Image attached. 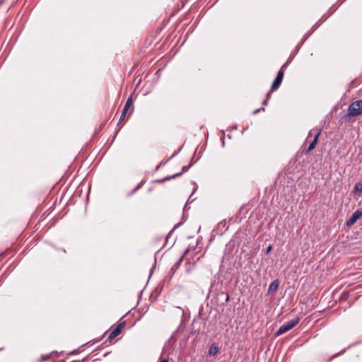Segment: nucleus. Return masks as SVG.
Wrapping results in <instances>:
<instances>
[{"label": "nucleus", "mask_w": 362, "mask_h": 362, "mask_svg": "<svg viewBox=\"0 0 362 362\" xmlns=\"http://www.w3.org/2000/svg\"><path fill=\"white\" fill-rule=\"evenodd\" d=\"M362 115V99L353 102L348 107L344 118L355 117Z\"/></svg>", "instance_id": "obj_1"}, {"label": "nucleus", "mask_w": 362, "mask_h": 362, "mask_svg": "<svg viewBox=\"0 0 362 362\" xmlns=\"http://www.w3.org/2000/svg\"><path fill=\"white\" fill-rule=\"evenodd\" d=\"M321 132H322L321 128H314L309 132L308 139L313 136V139L311 141V143L310 144L308 149L305 151V154H308L310 151H312L315 148V146L318 142V139L321 134Z\"/></svg>", "instance_id": "obj_2"}, {"label": "nucleus", "mask_w": 362, "mask_h": 362, "mask_svg": "<svg viewBox=\"0 0 362 362\" xmlns=\"http://www.w3.org/2000/svg\"><path fill=\"white\" fill-rule=\"evenodd\" d=\"M300 321L299 317H295L282 325L276 331L275 335L280 336L293 328Z\"/></svg>", "instance_id": "obj_3"}, {"label": "nucleus", "mask_w": 362, "mask_h": 362, "mask_svg": "<svg viewBox=\"0 0 362 362\" xmlns=\"http://www.w3.org/2000/svg\"><path fill=\"white\" fill-rule=\"evenodd\" d=\"M287 65H288V62H286L281 66V69L278 71L277 76L272 84L271 92L274 91L279 88V86L282 82L284 75V69L286 68L287 66Z\"/></svg>", "instance_id": "obj_4"}, {"label": "nucleus", "mask_w": 362, "mask_h": 362, "mask_svg": "<svg viewBox=\"0 0 362 362\" xmlns=\"http://www.w3.org/2000/svg\"><path fill=\"white\" fill-rule=\"evenodd\" d=\"M124 326H125V322H122L119 323L115 327L112 328V329L111 330V332H110V334L107 336V339L110 341V340L115 339L116 337H117L120 334L122 329Z\"/></svg>", "instance_id": "obj_5"}, {"label": "nucleus", "mask_w": 362, "mask_h": 362, "mask_svg": "<svg viewBox=\"0 0 362 362\" xmlns=\"http://www.w3.org/2000/svg\"><path fill=\"white\" fill-rule=\"evenodd\" d=\"M362 216V210L358 209L354 211L351 218L346 221V224L348 227L354 225L356 221Z\"/></svg>", "instance_id": "obj_6"}, {"label": "nucleus", "mask_w": 362, "mask_h": 362, "mask_svg": "<svg viewBox=\"0 0 362 362\" xmlns=\"http://www.w3.org/2000/svg\"><path fill=\"white\" fill-rule=\"evenodd\" d=\"M189 168H190V165H188V166H184V167L182 168V171L181 173H179L175 174V175H172V176H170V177H164V178H163V179H161V180H158V182H165V181L170 180H171V179L175 178V177H178V176H180L182 173H184L187 172V171L189 170Z\"/></svg>", "instance_id": "obj_7"}, {"label": "nucleus", "mask_w": 362, "mask_h": 362, "mask_svg": "<svg viewBox=\"0 0 362 362\" xmlns=\"http://www.w3.org/2000/svg\"><path fill=\"white\" fill-rule=\"evenodd\" d=\"M219 348L216 344H213L209 349L208 354L209 356H214L218 352Z\"/></svg>", "instance_id": "obj_8"}, {"label": "nucleus", "mask_w": 362, "mask_h": 362, "mask_svg": "<svg viewBox=\"0 0 362 362\" xmlns=\"http://www.w3.org/2000/svg\"><path fill=\"white\" fill-rule=\"evenodd\" d=\"M279 281L277 280H275V281H273L270 285H269V290L268 291L269 292H275L277 291L278 289V287H279Z\"/></svg>", "instance_id": "obj_9"}, {"label": "nucleus", "mask_w": 362, "mask_h": 362, "mask_svg": "<svg viewBox=\"0 0 362 362\" xmlns=\"http://www.w3.org/2000/svg\"><path fill=\"white\" fill-rule=\"evenodd\" d=\"M133 105V100H132V97H129L127 101H126V103H125V105H124V110H125V111H128V110Z\"/></svg>", "instance_id": "obj_10"}, {"label": "nucleus", "mask_w": 362, "mask_h": 362, "mask_svg": "<svg viewBox=\"0 0 362 362\" xmlns=\"http://www.w3.org/2000/svg\"><path fill=\"white\" fill-rule=\"evenodd\" d=\"M362 192V183L358 182L354 186V192Z\"/></svg>", "instance_id": "obj_11"}, {"label": "nucleus", "mask_w": 362, "mask_h": 362, "mask_svg": "<svg viewBox=\"0 0 362 362\" xmlns=\"http://www.w3.org/2000/svg\"><path fill=\"white\" fill-rule=\"evenodd\" d=\"M127 113V111H125V110H124V109H123V110H122V115H121V116H120V117H119V122H118V124H119L120 122H122V121L124 119V117H125V116H126Z\"/></svg>", "instance_id": "obj_12"}, {"label": "nucleus", "mask_w": 362, "mask_h": 362, "mask_svg": "<svg viewBox=\"0 0 362 362\" xmlns=\"http://www.w3.org/2000/svg\"><path fill=\"white\" fill-rule=\"evenodd\" d=\"M182 260H183V256H182V257H181L180 258V259L178 260V262H177L174 265V267H176V268H177V267H179V265L181 264V262H182Z\"/></svg>", "instance_id": "obj_13"}, {"label": "nucleus", "mask_w": 362, "mask_h": 362, "mask_svg": "<svg viewBox=\"0 0 362 362\" xmlns=\"http://www.w3.org/2000/svg\"><path fill=\"white\" fill-rule=\"evenodd\" d=\"M272 250V246L269 245L266 250V254L268 255Z\"/></svg>", "instance_id": "obj_14"}, {"label": "nucleus", "mask_w": 362, "mask_h": 362, "mask_svg": "<svg viewBox=\"0 0 362 362\" xmlns=\"http://www.w3.org/2000/svg\"><path fill=\"white\" fill-rule=\"evenodd\" d=\"M262 110H264V108H262ZM261 110V108L257 109L253 112V114H257Z\"/></svg>", "instance_id": "obj_15"}, {"label": "nucleus", "mask_w": 362, "mask_h": 362, "mask_svg": "<svg viewBox=\"0 0 362 362\" xmlns=\"http://www.w3.org/2000/svg\"><path fill=\"white\" fill-rule=\"evenodd\" d=\"M221 293L226 295V302H228L229 300V295L223 292H222Z\"/></svg>", "instance_id": "obj_16"}, {"label": "nucleus", "mask_w": 362, "mask_h": 362, "mask_svg": "<svg viewBox=\"0 0 362 362\" xmlns=\"http://www.w3.org/2000/svg\"><path fill=\"white\" fill-rule=\"evenodd\" d=\"M49 358V356L46 355V356L42 357L41 361L47 360Z\"/></svg>", "instance_id": "obj_17"}, {"label": "nucleus", "mask_w": 362, "mask_h": 362, "mask_svg": "<svg viewBox=\"0 0 362 362\" xmlns=\"http://www.w3.org/2000/svg\"><path fill=\"white\" fill-rule=\"evenodd\" d=\"M268 101H269V100H267V99H264V100H263V102H262V105H267L268 104Z\"/></svg>", "instance_id": "obj_18"}, {"label": "nucleus", "mask_w": 362, "mask_h": 362, "mask_svg": "<svg viewBox=\"0 0 362 362\" xmlns=\"http://www.w3.org/2000/svg\"><path fill=\"white\" fill-rule=\"evenodd\" d=\"M270 97H271V92H270V93H268L267 94V96H266V98H265V99L269 100Z\"/></svg>", "instance_id": "obj_19"}, {"label": "nucleus", "mask_w": 362, "mask_h": 362, "mask_svg": "<svg viewBox=\"0 0 362 362\" xmlns=\"http://www.w3.org/2000/svg\"><path fill=\"white\" fill-rule=\"evenodd\" d=\"M139 185H138L134 190L132 192H134L135 191H136L139 188Z\"/></svg>", "instance_id": "obj_20"}, {"label": "nucleus", "mask_w": 362, "mask_h": 362, "mask_svg": "<svg viewBox=\"0 0 362 362\" xmlns=\"http://www.w3.org/2000/svg\"><path fill=\"white\" fill-rule=\"evenodd\" d=\"M161 362H169V361H168V359L165 358V359H163Z\"/></svg>", "instance_id": "obj_21"}, {"label": "nucleus", "mask_w": 362, "mask_h": 362, "mask_svg": "<svg viewBox=\"0 0 362 362\" xmlns=\"http://www.w3.org/2000/svg\"><path fill=\"white\" fill-rule=\"evenodd\" d=\"M62 252H64V253L66 252V250L64 249L62 250Z\"/></svg>", "instance_id": "obj_22"}]
</instances>
